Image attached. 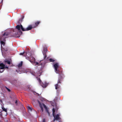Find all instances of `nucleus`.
Here are the masks:
<instances>
[{"label": "nucleus", "instance_id": "obj_1", "mask_svg": "<svg viewBox=\"0 0 122 122\" xmlns=\"http://www.w3.org/2000/svg\"><path fill=\"white\" fill-rule=\"evenodd\" d=\"M24 54L26 57V58L29 60L34 65H38L42 66L44 64H43L42 62L40 63L41 61H43L42 60L41 61L38 62H35V59L31 56H30V53H29V52H23L22 53H20V55H23Z\"/></svg>", "mask_w": 122, "mask_h": 122}, {"label": "nucleus", "instance_id": "obj_2", "mask_svg": "<svg viewBox=\"0 0 122 122\" xmlns=\"http://www.w3.org/2000/svg\"><path fill=\"white\" fill-rule=\"evenodd\" d=\"M9 33L6 31H4L2 32L1 34H0V41L1 44V49L3 54V50L4 49V48L2 45L4 46L5 44L6 41L5 39L8 37Z\"/></svg>", "mask_w": 122, "mask_h": 122}, {"label": "nucleus", "instance_id": "obj_3", "mask_svg": "<svg viewBox=\"0 0 122 122\" xmlns=\"http://www.w3.org/2000/svg\"><path fill=\"white\" fill-rule=\"evenodd\" d=\"M54 107L52 109L53 112V115L54 118V119L53 121L55 120L58 121L59 122L61 121V118L60 117L61 115L60 113L57 112V110L58 108L56 105H55V106L53 105Z\"/></svg>", "mask_w": 122, "mask_h": 122}, {"label": "nucleus", "instance_id": "obj_4", "mask_svg": "<svg viewBox=\"0 0 122 122\" xmlns=\"http://www.w3.org/2000/svg\"><path fill=\"white\" fill-rule=\"evenodd\" d=\"M16 27L17 30L18 32H15V34L16 35H15V36H18L19 37H20V36L22 34L21 29L23 31H25L30 30L32 28L31 26L29 25L26 29H25L23 28L22 25H17L16 26Z\"/></svg>", "mask_w": 122, "mask_h": 122}, {"label": "nucleus", "instance_id": "obj_5", "mask_svg": "<svg viewBox=\"0 0 122 122\" xmlns=\"http://www.w3.org/2000/svg\"><path fill=\"white\" fill-rule=\"evenodd\" d=\"M32 74L33 75L36 76V77L37 79L38 80V81L40 83L41 86L43 87H45L47 85H48V83H47L45 82H44L43 83L40 80V78H38L37 77V76H40L41 75V72H38L37 73H35L34 74V73Z\"/></svg>", "mask_w": 122, "mask_h": 122}, {"label": "nucleus", "instance_id": "obj_6", "mask_svg": "<svg viewBox=\"0 0 122 122\" xmlns=\"http://www.w3.org/2000/svg\"><path fill=\"white\" fill-rule=\"evenodd\" d=\"M38 102L39 104L40 107L41 109V110L42 112H43V108H44L46 110V111L48 113V115H50V113L49 112L48 109L47 108L46 106L45 105L42 103H41L39 101H38Z\"/></svg>", "mask_w": 122, "mask_h": 122}, {"label": "nucleus", "instance_id": "obj_7", "mask_svg": "<svg viewBox=\"0 0 122 122\" xmlns=\"http://www.w3.org/2000/svg\"><path fill=\"white\" fill-rule=\"evenodd\" d=\"M53 67L55 69V71L57 73H59V71L58 69L59 67V65L58 63H56L53 65Z\"/></svg>", "mask_w": 122, "mask_h": 122}, {"label": "nucleus", "instance_id": "obj_8", "mask_svg": "<svg viewBox=\"0 0 122 122\" xmlns=\"http://www.w3.org/2000/svg\"><path fill=\"white\" fill-rule=\"evenodd\" d=\"M59 75L60 76L58 78L57 84L55 85V89H56L60 87V79L61 78V75Z\"/></svg>", "mask_w": 122, "mask_h": 122}, {"label": "nucleus", "instance_id": "obj_9", "mask_svg": "<svg viewBox=\"0 0 122 122\" xmlns=\"http://www.w3.org/2000/svg\"><path fill=\"white\" fill-rule=\"evenodd\" d=\"M0 69L2 70H0V73H2L3 71H4V69L5 68H8L7 67H5L4 65L2 63L0 64Z\"/></svg>", "mask_w": 122, "mask_h": 122}, {"label": "nucleus", "instance_id": "obj_10", "mask_svg": "<svg viewBox=\"0 0 122 122\" xmlns=\"http://www.w3.org/2000/svg\"><path fill=\"white\" fill-rule=\"evenodd\" d=\"M47 51V49L46 48H44L43 51L42 52L44 56V58H46V55L45 53H46Z\"/></svg>", "mask_w": 122, "mask_h": 122}, {"label": "nucleus", "instance_id": "obj_11", "mask_svg": "<svg viewBox=\"0 0 122 122\" xmlns=\"http://www.w3.org/2000/svg\"><path fill=\"white\" fill-rule=\"evenodd\" d=\"M27 108L29 111H31L32 110V108L30 106H28L27 107Z\"/></svg>", "mask_w": 122, "mask_h": 122}, {"label": "nucleus", "instance_id": "obj_12", "mask_svg": "<svg viewBox=\"0 0 122 122\" xmlns=\"http://www.w3.org/2000/svg\"><path fill=\"white\" fill-rule=\"evenodd\" d=\"M22 64V62L21 61V62L19 63L18 65V68H20V67H21Z\"/></svg>", "mask_w": 122, "mask_h": 122}, {"label": "nucleus", "instance_id": "obj_13", "mask_svg": "<svg viewBox=\"0 0 122 122\" xmlns=\"http://www.w3.org/2000/svg\"><path fill=\"white\" fill-rule=\"evenodd\" d=\"M5 63L7 62V64H10V61H8L7 60V59H6L5 61Z\"/></svg>", "mask_w": 122, "mask_h": 122}, {"label": "nucleus", "instance_id": "obj_14", "mask_svg": "<svg viewBox=\"0 0 122 122\" xmlns=\"http://www.w3.org/2000/svg\"><path fill=\"white\" fill-rule=\"evenodd\" d=\"M2 109L5 112L7 111V110L4 107H2Z\"/></svg>", "mask_w": 122, "mask_h": 122}, {"label": "nucleus", "instance_id": "obj_15", "mask_svg": "<svg viewBox=\"0 0 122 122\" xmlns=\"http://www.w3.org/2000/svg\"><path fill=\"white\" fill-rule=\"evenodd\" d=\"M40 23V22L39 21H37L35 23V24L36 25V26H37L38 25V24Z\"/></svg>", "mask_w": 122, "mask_h": 122}, {"label": "nucleus", "instance_id": "obj_16", "mask_svg": "<svg viewBox=\"0 0 122 122\" xmlns=\"http://www.w3.org/2000/svg\"><path fill=\"white\" fill-rule=\"evenodd\" d=\"M49 60L50 62H53L55 61V60L52 59H50Z\"/></svg>", "mask_w": 122, "mask_h": 122}, {"label": "nucleus", "instance_id": "obj_17", "mask_svg": "<svg viewBox=\"0 0 122 122\" xmlns=\"http://www.w3.org/2000/svg\"><path fill=\"white\" fill-rule=\"evenodd\" d=\"M6 88L8 91H9V92L10 91V90L9 89L7 88V87H6Z\"/></svg>", "mask_w": 122, "mask_h": 122}, {"label": "nucleus", "instance_id": "obj_18", "mask_svg": "<svg viewBox=\"0 0 122 122\" xmlns=\"http://www.w3.org/2000/svg\"><path fill=\"white\" fill-rule=\"evenodd\" d=\"M42 122H45V119H43Z\"/></svg>", "mask_w": 122, "mask_h": 122}, {"label": "nucleus", "instance_id": "obj_19", "mask_svg": "<svg viewBox=\"0 0 122 122\" xmlns=\"http://www.w3.org/2000/svg\"><path fill=\"white\" fill-rule=\"evenodd\" d=\"M23 72H25L24 71H23L22 72H19V73L20 74L21 73H23Z\"/></svg>", "mask_w": 122, "mask_h": 122}, {"label": "nucleus", "instance_id": "obj_20", "mask_svg": "<svg viewBox=\"0 0 122 122\" xmlns=\"http://www.w3.org/2000/svg\"><path fill=\"white\" fill-rule=\"evenodd\" d=\"M17 102V101L16 100L15 102V103L16 104Z\"/></svg>", "mask_w": 122, "mask_h": 122}, {"label": "nucleus", "instance_id": "obj_21", "mask_svg": "<svg viewBox=\"0 0 122 122\" xmlns=\"http://www.w3.org/2000/svg\"><path fill=\"white\" fill-rule=\"evenodd\" d=\"M19 70L20 71V69H19Z\"/></svg>", "mask_w": 122, "mask_h": 122}]
</instances>
